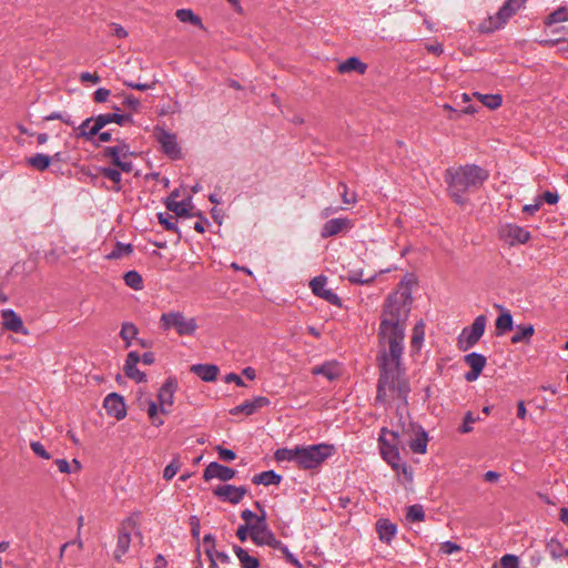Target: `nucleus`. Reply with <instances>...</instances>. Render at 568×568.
<instances>
[{
    "mask_svg": "<svg viewBox=\"0 0 568 568\" xmlns=\"http://www.w3.org/2000/svg\"><path fill=\"white\" fill-rule=\"evenodd\" d=\"M101 174L116 185L115 187H113L114 191L119 192L121 190L122 175L118 168H102Z\"/></svg>",
    "mask_w": 568,
    "mask_h": 568,
    "instance_id": "38",
    "label": "nucleus"
},
{
    "mask_svg": "<svg viewBox=\"0 0 568 568\" xmlns=\"http://www.w3.org/2000/svg\"><path fill=\"white\" fill-rule=\"evenodd\" d=\"M337 189L341 193V197L343 203L345 204H355L357 201L356 193H349L348 187L344 182H339Z\"/></svg>",
    "mask_w": 568,
    "mask_h": 568,
    "instance_id": "50",
    "label": "nucleus"
},
{
    "mask_svg": "<svg viewBox=\"0 0 568 568\" xmlns=\"http://www.w3.org/2000/svg\"><path fill=\"white\" fill-rule=\"evenodd\" d=\"M130 544H131L130 531L125 528V526H122L119 529L116 549L114 550V559L116 561H121L122 557L129 550Z\"/></svg>",
    "mask_w": 568,
    "mask_h": 568,
    "instance_id": "24",
    "label": "nucleus"
},
{
    "mask_svg": "<svg viewBox=\"0 0 568 568\" xmlns=\"http://www.w3.org/2000/svg\"><path fill=\"white\" fill-rule=\"evenodd\" d=\"M233 551L237 556L242 568H258L260 567V560L243 549L241 546L234 545Z\"/></svg>",
    "mask_w": 568,
    "mask_h": 568,
    "instance_id": "30",
    "label": "nucleus"
},
{
    "mask_svg": "<svg viewBox=\"0 0 568 568\" xmlns=\"http://www.w3.org/2000/svg\"><path fill=\"white\" fill-rule=\"evenodd\" d=\"M103 407L109 416H113L118 420H121L126 416L124 398L118 393L106 395L103 400Z\"/></svg>",
    "mask_w": 568,
    "mask_h": 568,
    "instance_id": "14",
    "label": "nucleus"
},
{
    "mask_svg": "<svg viewBox=\"0 0 568 568\" xmlns=\"http://www.w3.org/2000/svg\"><path fill=\"white\" fill-rule=\"evenodd\" d=\"M181 468L179 456H175L173 460L164 468L163 478L171 480Z\"/></svg>",
    "mask_w": 568,
    "mask_h": 568,
    "instance_id": "48",
    "label": "nucleus"
},
{
    "mask_svg": "<svg viewBox=\"0 0 568 568\" xmlns=\"http://www.w3.org/2000/svg\"><path fill=\"white\" fill-rule=\"evenodd\" d=\"M28 165L31 168L38 170V171H44L49 168L51 163V158L49 155L37 153L30 158L27 159Z\"/></svg>",
    "mask_w": 568,
    "mask_h": 568,
    "instance_id": "33",
    "label": "nucleus"
},
{
    "mask_svg": "<svg viewBox=\"0 0 568 568\" xmlns=\"http://www.w3.org/2000/svg\"><path fill=\"white\" fill-rule=\"evenodd\" d=\"M190 526H191V536L194 540H196V546L200 545V531H201V524L197 516H191L190 517Z\"/></svg>",
    "mask_w": 568,
    "mask_h": 568,
    "instance_id": "53",
    "label": "nucleus"
},
{
    "mask_svg": "<svg viewBox=\"0 0 568 568\" xmlns=\"http://www.w3.org/2000/svg\"><path fill=\"white\" fill-rule=\"evenodd\" d=\"M428 435L420 429L414 439L410 440L409 447L415 454H425L427 449Z\"/></svg>",
    "mask_w": 568,
    "mask_h": 568,
    "instance_id": "31",
    "label": "nucleus"
},
{
    "mask_svg": "<svg viewBox=\"0 0 568 568\" xmlns=\"http://www.w3.org/2000/svg\"><path fill=\"white\" fill-rule=\"evenodd\" d=\"M474 95L487 108L495 110L501 105L503 98L500 94H481L475 92Z\"/></svg>",
    "mask_w": 568,
    "mask_h": 568,
    "instance_id": "35",
    "label": "nucleus"
},
{
    "mask_svg": "<svg viewBox=\"0 0 568 568\" xmlns=\"http://www.w3.org/2000/svg\"><path fill=\"white\" fill-rule=\"evenodd\" d=\"M178 389V382L173 377H169L164 384L161 386L158 393V400L160 404V412L164 415L169 414L170 410L166 409V406L173 405L174 393Z\"/></svg>",
    "mask_w": 568,
    "mask_h": 568,
    "instance_id": "13",
    "label": "nucleus"
},
{
    "mask_svg": "<svg viewBox=\"0 0 568 568\" xmlns=\"http://www.w3.org/2000/svg\"><path fill=\"white\" fill-rule=\"evenodd\" d=\"M326 281L327 278L324 275L314 277L310 283L313 294L325 300L332 305L342 306V301L337 294L325 287Z\"/></svg>",
    "mask_w": 568,
    "mask_h": 568,
    "instance_id": "9",
    "label": "nucleus"
},
{
    "mask_svg": "<svg viewBox=\"0 0 568 568\" xmlns=\"http://www.w3.org/2000/svg\"><path fill=\"white\" fill-rule=\"evenodd\" d=\"M406 519L410 523L423 521L425 511L422 505L415 504L407 508Z\"/></svg>",
    "mask_w": 568,
    "mask_h": 568,
    "instance_id": "41",
    "label": "nucleus"
},
{
    "mask_svg": "<svg viewBox=\"0 0 568 568\" xmlns=\"http://www.w3.org/2000/svg\"><path fill=\"white\" fill-rule=\"evenodd\" d=\"M158 220H159V223L161 225H163V227L166 231L175 232L179 235V239H181L179 227H178L176 223L173 222L172 215H170L169 213H158Z\"/></svg>",
    "mask_w": 568,
    "mask_h": 568,
    "instance_id": "43",
    "label": "nucleus"
},
{
    "mask_svg": "<svg viewBox=\"0 0 568 568\" xmlns=\"http://www.w3.org/2000/svg\"><path fill=\"white\" fill-rule=\"evenodd\" d=\"M236 471L227 466L221 465L216 462L210 463L204 469L203 478L209 481L212 478H219L222 481H227L234 478Z\"/></svg>",
    "mask_w": 568,
    "mask_h": 568,
    "instance_id": "17",
    "label": "nucleus"
},
{
    "mask_svg": "<svg viewBox=\"0 0 568 568\" xmlns=\"http://www.w3.org/2000/svg\"><path fill=\"white\" fill-rule=\"evenodd\" d=\"M204 544H211V547L205 548V555L210 561V568H219L216 559L214 558L215 537L212 534H206L203 538Z\"/></svg>",
    "mask_w": 568,
    "mask_h": 568,
    "instance_id": "39",
    "label": "nucleus"
},
{
    "mask_svg": "<svg viewBox=\"0 0 568 568\" xmlns=\"http://www.w3.org/2000/svg\"><path fill=\"white\" fill-rule=\"evenodd\" d=\"M139 362L140 354L138 352H130L125 359L124 373L126 377L135 381L136 383H142L146 381V375L138 369L136 365Z\"/></svg>",
    "mask_w": 568,
    "mask_h": 568,
    "instance_id": "18",
    "label": "nucleus"
},
{
    "mask_svg": "<svg viewBox=\"0 0 568 568\" xmlns=\"http://www.w3.org/2000/svg\"><path fill=\"white\" fill-rule=\"evenodd\" d=\"M519 567V559L515 555L507 554L503 556L499 560V567L497 565H494V568H518Z\"/></svg>",
    "mask_w": 568,
    "mask_h": 568,
    "instance_id": "51",
    "label": "nucleus"
},
{
    "mask_svg": "<svg viewBox=\"0 0 568 568\" xmlns=\"http://www.w3.org/2000/svg\"><path fill=\"white\" fill-rule=\"evenodd\" d=\"M478 418L474 416L471 412H467L464 416L463 425L459 427V432L463 434L470 433L473 430V427L470 426L473 423H475Z\"/></svg>",
    "mask_w": 568,
    "mask_h": 568,
    "instance_id": "55",
    "label": "nucleus"
},
{
    "mask_svg": "<svg viewBox=\"0 0 568 568\" xmlns=\"http://www.w3.org/2000/svg\"><path fill=\"white\" fill-rule=\"evenodd\" d=\"M124 282L129 287L135 291H140L143 288V278L141 274L136 271L126 272L124 274Z\"/></svg>",
    "mask_w": 568,
    "mask_h": 568,
    "instance_id": "37",
    "label": "nucleus"
},
{
    "mask_svg": "<svg viewBox=\"0 0 568 568\" xmlns=\"http://www.w3.org/2000/svg\"><path fill=\"white\" fill-rule=\"evenodd\" d=\"M298 450H300V446H296L295 448H292V449L278 448L274 453V458L277 462L287 460V462H295L297 464L298 463Z\"/></svg>",
    "mask_w": 568,
    "mask_h": 568,
    "instance_id": "34",
    "label": "nucleus"
},
{
    "mask_svg": "<svg viewBox=\"0 0 568 568\" xmlns=\"http://www.w3.org/2000/svg\"><path fill=\"white\" fill-rule=\"evenodd\" d=\"M376 531L383 542L389 544L397 532V526L386 518H381L376 523Z\"/></svg>",
    "mask_w": 568,
    "mask_h": 568,
    "instance_id": "22",
    "label": "nucleus"
},
{
    "mask_svg": "<svg viewBox=\"0 0 568 568\" xmlns=\"http://www.w3.org/2000/svg\"><path fill=\"white\" fill-rule=\"evenodd\" d=\"M534 334H535L534 325H531V324L517 325L516 332L511 336V343L513 344H518V343L529 344L530 338L534 336Z\"/></svg>",
    "mask_w": 568,
    "mask_h": 568,
    "instance_id": "27",
    "label": "nucleus"
},
{
    "mask_svg": "<svg viewBox=\"0 0 568 568\" xmlns=\"http://www.w3.org/2000/svg\"><path fill=\"white\" fill-rule=\"evenodd\" d=\"M282 481V476L276 474L274 470H265L261 474L253 476L252 483L255 485H278Z\"/></svg>",
    "mask_w": 568,
    "mask_h": 568,
    "instance_id": "29",
    "label": "nucleus"
},
{
    "mask_svg": "<svg viewBox=\"0 0 568 568\" xmlns=\"http://www.w3.org/2000/svg\"><path fill=\"white\" fill-rule=\"evenodd\" d=\"M499 234L503 239L508 241L510 245L525 244L531 237L529 231L516 224L503 225L499 230Z\"/></svg>",
    "mask_w": 568,
    "mask_h": 568,
    "instance_id": "11",
    "label": "nucleus"
},
{
    "mask_svg": "<svg viewBox=\"0 0 568 568\" xmlns=\"http://www.w3.org/2000/svg\"><path fill=\"white\" fill-rule=\"evenodd\" d=\"M424 327L425 325L423 321H419L418 323L415 324L412 336V345L414 347H419V345L422 344L424 339Z\"/></svg>",
    "mask_w": 568,
    "mask_h": 568,
    "instance_id": "52",
    "label": "nucleus"
},
{
    "mask_svg": "<svg viewBox=\"0 0 568 568\" xmlns=\"http://www.w3.org/2000/svg\"><path fill=\"white\" fill-rule=\"evenodd\" d=\"M191 372L204 382H214L220 369L214 364H194L191 366Z\"/></svg>",
    "mask_w": 568,
    "mask_h": 568,
    "instance_id": "21",
    "label": "nucleus"
},
{
    "mask_svg": "<svg viewBox=\"0 0 568 568\" xmlns=\"http://www.w3.org/2000/svg\"><path fill=\"white\" fill-rule=\"evenodd\" d=\"M256 412L254 404L252 400H245L243 404L235 406L230 410L231 415L245 414L247 416L254 414Z\"/></svg>",
    "mask_w": 568,
    "mask_h": 568,
    "instance_id": "49",
    "label": "nucleus"
},
{
    "mask_svg": "<svg viewBox=\"0 0 568 568\" xmlns=\"http://www.w3.org/2000/svg\"><path fill=\"white\" fill-rule=\"evenodd\" d=\"M160 324L164 331L174 329L180 336H191L199 327L194 317H186L179 311L163 313Z\"/></svg>",
    "mask_w": 568,
    "mask_h": 568,
    "instance_id": "5",
    "label": "nucleus"
},
{
    "mask_svg": "<svg viewBox=\"0 0 568 568\" xmlns=\"http://www.w3.org/2000/svg\"><path fill=\"white\" fill-rule=\"evenodd\" d=\"M409 390L410 388L408 382L399 378L395 387V394L397 395V397L406 400Z\"/></svg>",
    "mask_w": 568,
    "mask_h": 568,
    "instance_id": "54",
    "label": "nucleus"
},
{
    "mask_svg": "<svg viewBox=\"0 0 568 568\" xmlns=\"http://www.w3.org/2000/svg\"><path fill=\"white\" fill-rule=\"evenodd\" d=\"M399 475H403L407 483L413 481V469L406 463L399 462Z\"/></svg>",
    "mask_w": 568,
    "mask_h": 568,
    "instance_id": "63",
    "label": "nucleus"
},
{
    "mask_svg": "<svg viewBox=\"0 0 568 568\" xmlns=\"http://www.w3.org/2000/svg\"><path fill=\"white\" fill-rule=\"evenodd\" d=\"M272 534L266 521V514L258 515L256 521L251 524V540L256 546H262V541L271 537Z\"/></svg>",
    "mask_w": 568,
    "mask_h": 568,
    "instance_id": "16",
    "label": "nucleus"
},
{
    "mask_svg": "<svg viewBox=\"0 0 568 568\" xmlns=\"http://www.w3.org/2000/svg\"><path fill=\"white\" fill-rule=\"evenodd\" d=\"M349 226H351V221L348 219H341V217L332 219V220H328L323 225L321 235L324 239L331 237V236L337 235L338 233H341L342 231H344L345 229H347Z\"/></svg>",
    "mask_w": 568,
    "mask_h": 568,
    "instance_id": "20",
    "label": "nucleus"
},
{
    "mask_svg": "<svg viewBox=\"0 0 568 568\" xmlns=\"http://www.w3.org/2000/svg\"><path fill=\"white\" fill-rule=\"evenodd\" d=\"M132 245L131 244H123L121 242H118L114 246V248L106 255L108 260H115L120 258L124 255H129L132 252Z\"/></svg>",
    "mask_w": 568,
    "mask_h": 568,
    "instance_id": "42",
    "label": "nucleus"
},
{
    "mask_svg": "<svg viewBox=\"0 0 568 568\" xmlns=\"http://www.w3.org/2000/svg\"><path fill=\"white\" fill-rule=\"evenodd\" d=\"M93 122L94 123V118H88L85 119L77 129H78V133L75 134V136L78 139H84L85 141H93L94 136L95 135H89V125L90 123Z\"/></svg>",
    "mask_w": 568,
    "mask_h": 568,
    "instance_id": "47",
    "label": "nucleus"
},
{
    "mask_svg": "<svg viewBox=\"0 0 568 568\" xmlns=\"http://www.w3.org/2000/svg\"><path fill=\"white\" fill-rule=\"evenodd\" d=\"M546 548L554 559L568 557V549H565L562 545L555 539H551Z\"/></svg>",
    "mask_w": 568,
    "mask_h": 568,
    "instance_id": "40",
    "label": "nucleus"
},
{
    "mask_svg": "<svg viewBox=\"0 0 568 568\" xmlns=\"http://www.w3.org/2000/svg\"><path fill=\"white\" fill-rule=\"evenodd\" d=\"M213 494L222 498L225 501H229L232 505L239 504L243 497L247 494V488L245 486H234L230 484L217 486Z\"/></svg>",
    "mask_w": 568,
    "mask_h": 568,
    "instance_id": "12",
    "label": "nucleus"
},
{
    "mask_svg": "<svg viewBox=\"0 0 568 568\" xmlns=\"http://www.w3.org/2000/svg\"><path fill=\"white\" fill-rule=\"evenodd\" d=\"M410 305L409 293H393L388 295L383 306L377 334L382 348L376 358L379 369L376 403H389L395 395L396 384L405 372L402 355Z\"/></svg>",
    "mask_w": 568,
    "mask_h": 568,
    "instance_id": "1",
    "label": "nucleus"
},
{
    "mask_svg": "<svg viewBox=\"0 0 568 568\" xmlns=\"http://www.w3.org/2000/svg\"><path fill=\"white\" fill-rule=\"evenodd\" d=\"M175 16L181 22H184V23L189 22L195 27L204 29L202 19L199 16L194 14L191 9H179L175 12Z\"/></svg>",
    "mask_w": 568,
    "mask_h": 568,
    "instance_id": "32",
    "label": "nucleus"
},
{
    "mask_svg": "<svg viewBox=\"0 0 568 568\" xmlns=\"http://www.w3.org/2000/svg\"><path fill=\"white\" fill-rule=\"evenodd\" d=\"M103 154L105 158H109L111 160V163L115 165L122 158L119 153V150L116 146H106L103 151Z\"/></svg>",
    "mask_w": 568,
    "mask_h": 568,
    "instance_id": "57",
    "label": "nucleus"
},
{
    "mask_svg": "<svg viewBox=\"0 0 568 568\" xmlns=\"http://www.w3.org/2000/svg\"><path fill=\"white\" fill-rule=\"evenodd\" d=\"M268 546L273 549H277L280 551H282V549L285 547V545L281 541V540H277L274 536V534H272L271 537H268L267 539L263 540L262 541V546Z\"/></svg>",
    "mask_w": 568,
    "mask_h": 568,
    "instance_id": "60",
    "label": "nucleus"
},
{
    "mask_svg": "<svg viewBox=\"0 0 568 568\" xmlns=\"http://www.w3.org/2000/svg\"><path fill=\"white\" fill-rule=\"evenodd\" d=\"M116 141L119 144L115 146L122 159H126L129 155H134V153L130 151V145L124 140L116 139Z\"/></svg>",
    "mask_w": 568,
    "mask_h": 568,
    "instance_id": "61",
    "label": "nucleus"
},
{
    "mask_svg": "<svg viewBox=\"0 0 568 568\" xmlns=\"http://www.w3.org/2000/svg\"><path fill=\"white\" fill-rule=\"evenodd\" d=\"M159 406L154 400H148V416L151 419L152 424L156 427H160L164 424V420L158 417Z\"/></svg>",
    "mask_w": 568,
    "mask_h": 568,
    "instance_id": "46",
    "label": "nucleus"
},
{
    "mask_svg": "<svg viewBox=\"0 0 568 568\" xmlns=\"http://www.w3.org/2000/svg\"><path fill=\"white\" fill-rule=\"evenodd\" d=\"M487 317L478 315L469 327H465L458 337V348L468 351L474 347L485 333Z\"/></svg>",
    "mask_w": 568,
    "mask_h": 568,
    "instance_id": "7",
    "label": "nucleus"
},
{
    "mask_svg": "<svg viewBox=\"0 0 568 568\" xmlns=\"http://www.w3.org/2000/svg\"><path fill=\"white\" fill-rule=\"evenodd\" d=\"M110 93L111 92H110L109 89L99 88L93 93V101L97 102V103H103V102H105L108 100V98L110 97Z\"/></svg>",
    "mask_w": 568,
    "mask_h": 568,
    "instance_id": "59",
    "label": "nucleus"
},
{
    "mask_svg": "<svg viewBox=\"0 0 568 568\" xmlns=\"http://www.w3.org/2000/svg\"><path fill=\"white\" fill-rule=\"evenodd\" d=\"M488 178L489 171L477 164L448 168L445 171L448 193L454 202L460 205L466 203L465 194L479 190Z\"/></svg>",
    "mask_w": 568,
    "mask_h": 568,
    "instance_id": "2",
    "label": "nucleus"
},
{
    "mask_svg": "<svg viewBox=\"0 0 568 568\" xmlns=\"http://www.w3.org/2000/svg\"><path fill=\"white\" fill-rule=\"evenodd\" d=\"M464 362L470 367V371L465 374V379L467 382H474L481 374L487 359L483 354L473 352L464 357Z\"/></svg>",
    "mask_w": 568,
    "mask_h": 568,
    "instance_id": "15",
    "label": "nucleus"
},
{
    "mask_svg": "<svg viewBox=\"0 0 568 568\" xmlns=\"http://www.w3.org/2000/svg\"><path fill=\"white\" fill-rule=\"evenodd\" d=\"M313 375H323L328 381H334L339 376V368L336 363L327 362L323 365L314 366L312 368Z\"/></svg>",
    "mask_w": 568,
    "mask_h": 568,
    "instance_id": "26",
    "label": "nucleus"
},
{
    "mask_svg": "<svg viewBox=\"0 0 568 568\" xmlns=\"http://www.w3.org/2000/svg\"><path fill=\"white\" fill-rule=\"evenodd\" d=\"M155 136L166 155L171 159L181 158V149L178 145L176 136L174 134L162 128H155Z\"/></svg>",
    "mask_w": 568,
    "mask_h": 568,
    "instance_id": "10",
    "label": "nucleus"
},
{
    "mask_svg": "<svg viewBox=\"0 0 568 568\" xmlns=\"http://www.w3.org/2000/svg\"><path fill=\"white\" fill-rule=\"evenodd\" d=\"M495 327H496V335L497 336H501V335L506 334L507 332L513 331V328H514V321H513V315L510 314L509 311L503 312L496 318Z\"/></svg>",
    "mask_w": 568,
    "mask_h": 568,
    "instance_id": "28",
    "label": "nucleus"
},
{
    "mask_svg": "<svg viewBox=\"0 0 568 568\" xmlns=\"http://www.w3.org/2000/svg\"><path fill=\"white\" fill-rule=\"evenodd\" d=\"M139 329L133 323H123L120 332V336L123 341H125V346L129 347L131 345V339L135 338Z\"/></svg>",
    "mask_w": 568,
    "mask_h": 568,
    "instance_id": "36",
    "label": "nucleus"
},
{
    "mask_svg": "<svg viewBox=\"0 0 568 568\" xmlns=\"http://www.w3.org/2000/svg\"><path fill=\"white\" fill-rule=\"evenodd\" d=\"M398 438V432H388L386 428H382V434L378 438V444L382 457L392 466V468L399 476L400 454L397 447L399 444Z\"/></svg>",
    "mask_w": 568,
    "mask_h": 568,
    "instance_id": "6",
    "label": "nucleus"
},
{
    "mask_svg": "<svg viewBox=\"0 0 568 568\" xmlns=\"http://www.w3.org/2000/svg\"><path fill=\"white\" fill-rule=\"evenodd\" d=\"M30 448L37 456H39L43 459L51 458V455L45 450L44 446L40 442H31Z\"/></svg>",
    "mask_w": 568,
    "mask_h": 568,
    "instance_id": "56",
    "label": "nucleus"
},
{
    "mask_svg": "<svg viewBox=\"0 0 568 568\" xmlns=\"http://www.w3.org/2000/svg\"><path fill=\"white\" fill-rule=\"evenodd\" d=\"M109 123L124 125L133 123V118L130 114H120L118 112L99 114L94 116V124L90 126L89 135H97Z\"/></svg>",
    "mask_w": 568,
    "mask_h": 568,
    "instance_id": "8",
    "label": "nucleus"
},
{
    "mask_svg": "<svg viewBox=\"0 0 568 568\" xmlns=\"http://www.w3.org/2000/svg\"><path fill=\"white\" fill-rule=\"evenodd\" d=\"M334 450V446L329 444L300 446L297 466L302 469H315L331 457Z\"/></svg>",
    "mask_w": 568,
    "mask_h": 568,
    "instance_id": "3",
    "label": "nucleus"
},
{
    "mask_svg": "<svg viewBox=\"0 0 568 568\" xmlns=\"http://www.w3.org/2000/svg\"><path fill=\"white\" fill-rule=\"evenodd\" d=\"M568 21V8L561 7L551 12L547 19L546 24H555L559 22Z\"/></svg>",
    "mask_w": 568,
    "mask_h": 568,
    "instance_id": "44",
    "label": "nucleus"
},
{
    "mask_svg": "<svg viewBox=\"0 0 568 568\" xmlns=\"http://www.w3.org/2000/svg\"><path fill=\"white\" fill-rule=\"evenodd\" d=\"M366 70L367 64L362 62L357 57H351L344 62L339 63L337 67V71L343 74L353 71L357 72L358 74H364Z\"/></svg>",
    "mask_w": 568,
    "mask_h": 568,
    "instance_id": "25",
    "label": "nucleus"
},
{
    "mask_svg": "<svg viewBox=\"0 0 568 568\" xmlns=\"http://www.w3.org/2000/svg\"><path fill=\"white\" fill-rule=\"evenodd\" d=\"M123 104L133 111H138L141 105V102L138 98L129 94L124 97Z\"/></svg>",
    "mask_w": 568,
    "mask_h": 568,
    "instance_id": "62",
    "label": "nucleus"
},
{
    "mask_svg": "<svg viewBox=\"0 0 568 568\" xmlns=\"http://www.w3.org/2000/svg\"><path fill=\"white\" fill-rule=\"evenodd\" d=\"M215 449L219 454L220 459L224 462H231L236 457L235 453L232 449L224 448L223 446H216Z\"/></svg>",
    "mask_w": 568,
    "mask_h": 568,
    "instance_id": "58",
    "label": "nucleus"
},
{
    "mask_svg": "<svg viewBox=\"0 0 568 568\" xmlns=\"http://www.w3.org/2000/svg\"><path fill=\"white\" fill-rule=\"evenodd\" d=\"M192 197L189 196L186 200H183L181 202L173 200V199H166L165 205L166 209L171 212H173L176 216L180 217H190L193 216L192 213H190Z\"/></svg>",
    "mask_w": 568,
    "mask_h": 568,
    "instance_id": "23",
    "label": "nucleus"
},
{
    "mask_svg": "<svg viewBox=\"0 0 568 568\" xmlns=\"http://www.w3.org/2000/svg\"><path fill=\"white\" fill-rule=\"evenodd\" d=\"M376 275H371L368 278H363V270L351 271L347 275V280L352 284H371L375 280Z\"/></svg>",
    "mask_w": 568,
    "mask_h": 568,
    "instance_id": "45",
    "label": "nucleus"
},
{
    "mask_svg": "<svg viewBox=\"0 0 568 568\" xmlns=\"http://www.w3.org/2000/svg\"><path fill=\"white\" fill-rule=\"evenodd\" d=\"M526 0H507L498 10V12L484 20L478 30L481 33H491L500 28H503L509 19L521 8L524 7Z\"/></svg>",
    "mask_w": 568,
    "mask_h": 568,
    "instance_id": "4",
    "label": "nucleus"
},
{
    "mask_svg": "<svg viewBox=\"0 0 568 568\" xmlns=\"http://www.w3.org/2000/svg\"><path fill=\"white\" fill-rule=\"evenodd\" d=\"M110 28H111L112 36H114L119 39H124L128 37V31L122 26H120L118 23H111Z\"/></svg>",
    "mask_w": 568,
    "mask_h": 568,
    "instance_id": "64",
    "label": "nucleus"
},
{
    "mask_svg": "<svg viewBox=\"0 0 568 568\" xmlns=\"http://www.w3.org/2000/svg\"><path fill=\"white\" fill-rule=\"evenodd\" d=\"M1 317L3 320L2 326L4 329L14 333H28L24 328L22 318L13 310H3L1 312Z\"/></svg>",
    "mask_w": 568,
    "mask_h": 568,
    "instance_id": "19",
    "label": "nucleus"
}]
</instances>
